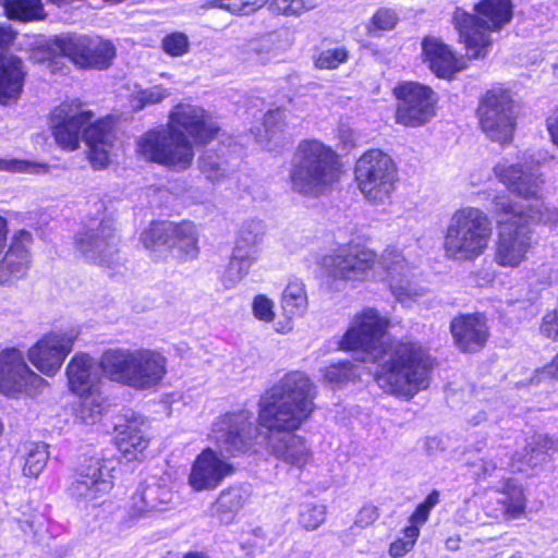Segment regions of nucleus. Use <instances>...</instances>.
Here are the masks:
<instances>
[{
  "label": "nucleus",
  "mask_w": 558,
  "mask_h": 558,
  "mask_svg": "<svg viewBox=\"0 0 558 558\" xmlns=\"http://www.w3.org/2000/svg\"><path fill=\"white\" fill-rule=\"evenodd\" d=\"M222 133L210 111L179 102L170 110L166 126L149 129L136 140L135 156L144 162L183 172L194 162V147H206Z\"/></svg>",
  "instance_id": "f257e3e1"
},
{
  "label": "nucleus",
  "mask_w": 558,
  "mask_h": 558,
  "mask_svg": "<svg viewBox=\"0 0 558 558\" xmlns=\"http://www.w3.org/2000/svg\"><path fill=\"white\" fill-rule=\"evenodd\" d=\"M315 393L310 386H271L259 400L258 422L267 429L264 440L283 463L303 469L313 457L305 438L294 434L313 413Z\"/></svg>",
  "instance_id": "f03ea898"
},
{
  "label": "nucleus",
  "mask_w": 558,
  "mask_h": 558,
  "mask_svg": "<svg viewBox=\"0 0 558 558\" xmlns=\"http://www.w3.org/2000/svg\"><path fill=\"white\" fill-rule=\"evenodd\" d=\"M51 136L64 151H75L84 141L87 158L96 170L109 166L118 141V118L107 114L95 119V112L81 102L62 101L48 114Z\"/></svg>",
  "instance_id": "7ed1b4c3"
},
{
  "label": "nucleus",
  "mask_w": 558,
  "mask_h": 558,
  "mask_svg": "<svg viewBox=\"0 0 558 558\" xmlns=\"http://www.w3.org/2000/svg\"><path fill=\"white\" fill-rule=\"evenodd\" d=\"M494 214L497 226L494 260L505 268H518L532 252L534 225H558V208L539 206H521L506 195L494 197Z\"/></svg>",
  "instance_id": "20e7f679"
},
{
  "label": "nucleus",
  "mask_w": 558,
  "mask_h": 558,
  "mask_svg": "<svg viewBox=\"0 0 558 558\" xmlns=\"http://www.w3.org/2000/svg\"><path fill=\"white\" fill-rule=\"evenodd\" d=\"M289 173L291 190L307 198L330 193L343 174V162L331 146L317 138L301 140Z\"/></svg>",
  "instance_id": "39448f33"
},
{
  "label": "nucleus",
  "mask_w": 558,
  "mask_h": 558,
  "mask_svg": "<svg viewBox=\"0 0 558 558\" xmlns=\"http://www.w3.org/2000/svg\"><path fill=\"white\" fill-rule=\"evenodd\" d=\"M513 17L512 0H480L473 13L457 9L452 24L469 60L485 59L494 44L490 33L500 32Z\"/></svg>",
  "instance_id": "423d86ee"
},
{
  "label": "nucleus",
  "mask_w": 558,
  "mask_h": 558,
  "mask_svg": "<svg viewBox=\"0 0 558 558\" xmlns=\"http://www.w3.org/2000/svg\"><path fill=\"white\" fill-rule=\"evenodd\" d=\"M493 233V220L484 209L462 206L452 213L442 232L444 256L452 262H475L488 250Z\"/></svg>",
  "instance_id": "0eeeda50"
},
{
  "label": "nucleus",
  "mask_w": 558,
  "mask_h": 558,
  "mask_svg": "<svg viewBox=\"0 0 558 558\" xmlns=\"http://www.w3.org/2000/svg\"><path fill=\"white\" fill-rule=\"evenodd\" d=\"M354 181L365 199L374 205L385 204L399 181L398 167L384 150L369 148L355 162Z\"/></svg>",
  "instance_id": "6e6552de"
},
{
  "label": "nucleus",
  "mask_w": 558,
  "mask_h": 558,
  "mask_svg": "<svg viewBox=\"0 0 558 558\" xmlns=\"http://www.w3.org/2000/svg\"><path fill=\"white\" fill-rule=\"evenodd\" d=\"M514 100L509 88L493 85L478 99L475 114L478 126L492 141L501 145L513 141L517 129Z\"/></svg>",
  "instance_id": "1a4fd4ad"
},
{
  "label": "nucleus",
  "mask_w": 558,
  "mask_h": 558,
  "mask_svg": "<svg viewBox=\"0 0 558 558\" xmlns=\"http://www.w3.org/2000/svg\"><path fill=\"white\" fill-rule=\"evenodd\" d=\"M48 46L81 70H106L117 56L114 45L99 36L68 33L54 36Z\"/></svg>",
  "instance_id": "9d476101"
},
{
  "label": "nucleus",
  "mask_w": 558,
  "mask_h": 558,
  "mask_svg": "<svg viewBox=\"0 0 558 558\" xmlns=\"http://www.w3.org/2000/svg\"><path fill=\"white\" fill-rule=\"evenodd\" d=\"M391 94L396 100L395 122L405 128H420L437 114L439 97L432 86L417 81L398 82Z\"/></svg>",
  "instance_id": "9b49d317"
},
{
  "label": "nucleus",
  "mask_w": 558,
  "mask_h": 558,
  "mask_svg": "<svg viewBox=\"0 0 558 558\" xmlns=\"http://www.w3.org/2000/svg\"><path fill=\"white\" fill-rule=\"evenodd\" d=\"M434 366L433 360L415 342H399L389 359L381 365L378 378H386L389 384H422L428 379Z\"/></svg>",
  "instance_id": "f8f14e48"
},
{
  "label": "nucleus",
  "mask_w": 558,
  "mask_h": 558,
  "mask_svg": "<svg viewBox=\"0 0 558 558\" xmlns=\"http://www.w3.org/2000/svg\"><path fill=\"white\" fill-rule=\"evenodd\" d=\"M116 465L113 459L90 458L80 466L77 477L68 488L69 496L84 507L97 505L113 487Z\"/></svg>",
  "instance_id": "ddd939ff"
},
{
  "label": "nucleus",
  "mask_w": 558,
  "mask_h": 558,
  "mask_svg": "<svg viewBox=\"0 0 558 558\" xmlns=\"http://www.w3.org/2000/svg\"><path fill=\"white\" fill-rule=\"evenodd\" d=\"M333 281H363L375 269L378 254L365 243L349 242L325 258Z\"/></svg>",
  "instance_id": "4468645a"
},
{
  "label": "nucleus",
  "mask_w": 558,
  "mask_h": 558,
  "mask_svg": "<svg viewBox=\"0 0 558 558\" xmlns=\"http://www.w3.org/2000/svg\"><path fill=\"white\" fill-rule=\"evenodd\" d=\"M389 322L372 307L356 313L340 340L338 348L345 352L361 351L373 354L387 332Z\"/></svg>",
  "instance_id": "2eb2a0df"
},
{
  "label": "nucleus",
  "mask_w": 558,
  "mask_h": 558,
  "mask_svg": "<svg viewBox=\"0 0 558 558\" xmlns=\"http://www.w3.org/2000/svg\"><path fill=\"white\" fill-rule=\"evenodd\" d=\"M211 438L221 452L231 456L250 450L257 438L253 414L248 411L225 414L214 423Z\"/></svg>",
  "instance_id": "dca6fc26"
},
{
  "label": "nucleus",
  "mask_w": 558,
  "mask_h": 558,
  "mask_svg": "<svg viewBox=\"0 0 558 558\" xmlns=\"http://www.w3.org/2000/svg\"><path fill=\"white\" fill-rule=\"evenodd\" d=\"M75 340L72 331L50 330L28 349L27 357L41 374L54 376L72 352Z\"/></svg>",
  "instance_id": "f3484780"
},
{
  "label": "nucleus",
  "mask_w": 558,
  "mask_h": 558,
  "mask_svg": "<svg viewBox=\"0 0 558 558\" xmlns=\"http://www.w3.org/2000/svg\"><path fill=\"white\" fill-rule=\"evenodd\" d=\"M449 330L457 350L466 354L481 352L490 338L488 318L483 312L457 314Z\"/></svg>",
  "instance_id": "a211bd4d"
},
{
  "label": "nucleus",
  "mask_w": 558,
  "mask_h": 558,
  "mask_svg": "<svg viewBox=\"0 0 558 558\" xmlns=\"http://www.w3.org/2000/svg\"><path fill=\"white\" fill-rule=\"evenodd\" d=\"M421 47L422 61L437 78L451 81L457 73L468 68L470 60L466 58V53L459 54L439 38L425 36Z\"/></svg>",
  "instance_id": "6ab92c4d"
},
{
  "label": "nucleus",
  "mask_w": 558,
  "mask_h": 558,
  "mask_svg": "<svg viewBox=\"0 0 558 558\" xmlns=\"http://www.w3.org/2000/svg\"><path fill=\"white\" fill-rule=\"evenodd\" d=\"M493 172L502 185L513 195L524 201H539L543 198L544 179L521 163L498 162Z\"/></svg>",
  "instance_id": "aec40b11"
},
{
  "label": "nucleus",
  "mask_w": 558,
  "mask_h": 558,
  "mask_svg": "<svg viewBox=\"0 0 558 558\" xmlns=\"http://www.w3.org/2000/svg\"><path fill=\"white\" fill-rule=\"evenodd\" d=\"M234 471L233 465L211 448L203 450L194 461L189 484L196 492L217 488Z\"/></svg>",
  "instance_id": "412c9836"
},
{
  "label": "nucleus",
  "mask_w": 558,
  "mask_h": 558,
  "mask_svg": "<svg viewBox=\"0 0 558 558\" xmlns=\"http://www.w3.org/2000/svg\"><path fill=\"white\" fill-rule=\"evenodd\" d=\"M33 235L25 229L17 230L11 238L8 250L0 259V284H8L24 277L29 268Z\"/></svg>",
  "instance_id": "4be33fe9"
},
{
  "label": "nucleus",
  "mask_w": 558,
  "mask_h": 558,
  "mask_svg": "<svg viewBox=\"0 0 558 558\" xmlns=\"http://www.w3.org/2000/svg\"><path fill=\"white\" fill-rule=\"evenodd\" d=\"M114 429L117 432L116 445L122 457L126 461L142 460L149 444L145 421L131 414L125 417L124 422L117 423Z\"/></svg>",
  "instance_id": "5701e85b"
},
{
  "label": "nucleus",
  "mask_w": 558,
  "mask_h": 558,
  "mask_svg": "<svg viewBox=\"0 0 558 558\" xmlns=\"http://www.w3.org/2000/svg\"><path fill=\"white\" fill-rule=\"evenodd\" d=\"M27 72L16 54L0 56V106L16 104L24 92Z\"/></svg>",
  "instance_id": "b1692460"
},
{
  "label": "nucleus",
  "mask_w": 558,
  "mask_h": 558,
  "mask_svg": "<svg viewBox=\"0 0 558 558\" xmlns=\"http://www.w3.org/2000/svg\"><path fill=\"white\" fill-rule=\"evenodd\" d=\"M556 452H558V438L534 434L526 439L524 448L513 456L512 466L523 472L545 463Z\"/></svg>",
  "instance_id": "393cba45"
},
{
  "label": "nucleus",
  "mask_w": 558,
  "mask_h": 558,
  "mask_svg": "<svg viewBox=\"0 0 558 558\" xmlns=\"http://www.w3.org/2000/svg\"><path fill=\"white\" fill-rule=\"evenodd\" d=\"M174 494L166 485L153 483L141 486L132 497L130 514L140 518L155 511H166L173 504Z\"/></svg>",
  "instance_id": "a878e982"
},
{
  "label": "nucleus",
  "mask_w": 558,
  "mask_h": 558,
  "mask_svg": "<svg viewBox=\"0 0 558 558\" xmlns=\"http://www.w3.org/2000/svg\"><path fill=\"white\" fill-rule=\"evenodd\" d=\"M0 384H47L33 372L23 353L13 347L0 351Z\"/></svg>",
  "instance_id": "bb28decb"
},
{
  "label": "nucleus",
  "mask_w": 558,
  "mask_h": 558,
  "mask_svg": "<svg viewBox=\"0 0 558 558\" xmlns=\"http://www.w3.org/2000/svg\"><path fill=\"white\" fill-rule=\"evenodd\" d=\"M172 226L168 256H172L180 264L196 259L199 255L196 225L190 220H181Z\"/></svg>",
  "instance_id": "cd10ccee"
},
{
  "label": "nucleus",
  "mask_w": 558,
  "mask_h": 558,
  "mask_svg": "<svg viewBox=\"0 0 558 558\" xmlns=\"http://www.w3.org/2000/svg\"><path fill=\"white\" fill-rule=\"evenodd\" d=\"M135 350L122 348L107 349L99 360V368L111 381L131 384L134 374Z\"/></svg>",
  "instance_id": "c85d7f7f"
},
{
  "label": "nucleus",
  "mask_w": 558,
  "mask_h": 558,
  "mask_svg": "<svg viewBox=\"0 0 558 558\" xmlns=\"http://www.w3.org/2000/svg\"><path fill=\"white\" fill-rule=\"evenodd\" d=\"M71 388L78 397L74 408L75 417L84 424H94L111 405L98 386H71Z\"/></svg>",
  "instance_id": "c756f323"
},
{
  "label": "nucleus",
  "mask_w": 558,
  "mask_h": 558,
  "mask_svg": "<svg viewBox=\"0 0 558 558\" xmlns=\"http://www.w3.org/2000/svg\"><path fill=\"white\" fill-rule=\"evenodd\" d=\"M167 373L166 357L154 350H135L133 379L141 384H158Z\"/></svg>",
  "instance_id": "7c9ffc66"
},
{
  "label": "nucleus",
  "mask_w": 558,
  "mask_h": 558,
  "mask_svg": "<svg viewBox=\"0 0 558 558\" xmlns=\"http://www.w3.org/2000/svg\"><path fill=\"white\" fill-rule=\"evenodd\" d=\"M524 509L523 490L517 486H508L506 492L499 493L495 500H489L485 506L487 517L495 520L515 519Z\"/></svg>",
  "instance_id": "2f4dec72"
},
{
  "label": "nucleus",
  "mask_w": 558,
  "mask_h": 558,
  "mask_svg": "<svg viewBox=\"0 0 558 558\" xmlns=\"http://www.w3.org/2000/svg\"><path fill=\"white\" fill-rule=\"evenodd\" d=\"M350 58L348 48L332 37H324L313 47V64L320 71H332L347 63Z\"/></svg>",
  "instance_id": "473e14b6"
},
{
  "label": "nucleus",
  "mask_w": 558,
  "mask_h": 558,
  "mask_svg": "<svg viewBox=\"0 0 558 558\" xmlns=\"http://www.w3.org/2000/svg\"><path fill=\"white\" fill-rule=\"evenodd\" d=\"M173 222L169 220H153L145 227L140 234V242L147 251L157 253L165 252L161 260L166 262L168 258V250L171 241V231Z\"/></svg>",
  "instance_id": "72a5a7b5"
},
{
  "label": "nucleus",
  "mask_w": 558,
  "mask_h": 558,
  "mask_svg": "<svg viewBox=\"0 0 558 558\" xmlns=\"http://www.w3.org/2000/svg\"><path fill=\"white\" fill-rule=\"evenodd\" d=\"M4 15L20 23L40 22L47 17L43 0H3Z\"/></svg>",
  "instance_id": "f704fd0d"
},
{
  "label": "nucleus",
  "mask_w": 558,
  "mask_h": 558,
  "mask_svg": "<svg viewBox=\"0 0 558 558\" xmlns=\"http://www.w3.org/2000/svg\"><path fill=\"white\" fill-rule=\"evenodd\" d=\"M245 500L244 490L240 487H229L222 490L211 505V515L222 523H230Z\"/></svg>",
  "instance_id": "c9c22d12"
},
{
  "label": "nucleus",
  "mask_w": 558,
  "mask_h": 558,
  "mask_svg": "<svg viewBox=\"0 0 558 558\" xmlns=\"http://www.w3.org/2000/svg\"><path fill=\"white\" fill-rule=\"evenodd\" d=\"M74 246L82 255L89 256V263L101 267H111L113 265L112 256L119 253L117 244L112 246L108 254L104 251L94 252L98 246V236L92 230L80 232L74 236Z\"/></svg>",
  "instance_id": "e433bc0d"
},
{
  "label": "nucleus",
  "mask_w": 558,
  "mask_h": 558,
  "mask_svg": "<svg viewBox=\"0 0 558 558\" xmlns=\"http://www.w3.org/2000/svg\"><path fill=\"white\" fill-rule=\"evenodd\" d=\"M281 307L289 319L303 316L307 310V294L302 280H290L282 292Z\"/></svg>",
  "instance_id": "4c0bfd02"
},
{
  "label": "nucleus",
  "mask_w": 558,
  "mask_h": 558,
  "mask_svg": "<svg viewBox=\"0 0 558 558\" xmlns=\"http://www.w3.org/2000/svg\"><path fill=\"white\" fill-rule=\"evenodd\" d=\"M22 453L24 459L23 474L29 477H37L48 462V445L41 441L26 442L23 445Z\"/></svg>",
  "instance_id": "58836bf2"
},
{
  "label": "nucleus",
  "mask_w": 558,
  "mask_h": 558,
  "mask_svg": "<svg viewBox=\"0 0 558 558\" xmlns=\"http://www.w3.org/2000/svg\"><path fill=\"white\" fill-rule=\"evenodd\" d=\"M94 364V360L87 353H75L66 364L68 384H89Z\"/></svg>",
  "instance_id": "ea45409f"
},
{
  "label": "nucleus",
  "mask_w": 558,
  "mask_h": 558,
  "mask_svg": "<svg viewBox=\"0 0 558 558\" xmlns=\"http://www.w3.org/2000/svg\"><path fill=\"white\" fill-rule=\"evenodd\" d=\"M399 23V15L391 8H378L369 19L366 31L368 35H375L379 32L392 31Z\"/></svg>",
  "instance_id": "a19ab883"
},
{
  "label": "nucleus",
  "mask_w": 558,
  "mask_h": 558,
  "mask_svg": "<svg viewBox=\"0 0 558 558\" xmlns=\"http://www.w3.org/2000/svg\"><path fill=\"white\" fill-rule=\"evenodd\" d=\"M326 506L304 504L300 508L299 523L307 531L318 529L326 520Z\"/></svg>",
  "instance_id": "79ce46f5"
},
{
  "label": "nucleus",
  "mask_w": 558,
  "mask_h": 558,
  "mask_svg": "<svg viewBox=\"0 0 558 558\" xmlns=\"http://www.w3.org/2000/svg\"><path fill=\"white\" fill-rule=\"evenodd\" d=\"M161 48L170 57H182L189 52V37L182 32L169 33L162 38Z\"/></svg>",
  "instance_id": "37998d69"
},
{
  "label": "nucleus",
  "mask_w": 558,
  "mask_h": 558,
  "mask_svg": "<svg viewBox=\"0 0 558 558\" xmlns=\"http://www.w3.org/2000/svg\"><path fill=\"white\" fill-rule=\"evenodd\" d=\"M403 534L404 536L402 538H398L390 544V557L401 558L411 551L420 535V529L418 526L410 525L404 529Z\"/></svg>",
  "instance_id": "c03bdc74"
},
{
  "label": "nucleus",
  "mask_w": 558,
  "mask_h": 558,
  "mask_svg": "<svg viewBox=\"0 0 558 558\" xmlns=\"http://www.w3.org/2000/svg\"><path fill=\"white\" fill-rule=\"evenodd\" d=\"M49 166L47 163L34 162L25 159H1L0 171L19 172V173H40L47 172Z\"/></svg>",
  "instance_id": "a18cd8bd"
},
{
  "label": "nucleus",
  "mask_w": 558,
  "mask_h": 558,
  "mask_svg": "<svg viewBox=\"0 0 558 558\" xmlns=\"http://www.w3.org/2000/svg\"><path fill=\"white\" fill-rule=\"evenodd\" d=\"M377 264L386 272L400 271L405 265V258L398 247L387 246L378 256Z\"/></svg>",
  "instance_id": "49530a36"
},
{
  "label": "nucleus",
  "mask_w": 558,
  "mask_h": 558,
  "mask_svg": "<svg viewBox=\"0 0 558 558\" xmlns=\"http://www.w3.org/2000/svg\"><path fill=\"white\" fill-rule=\"evenodd\" d=\"M326 379L329 384H347L353 380V364L349 361H341L327 367Z\"/></svg>",
  "instance_id": "de8ad7c7"
},
{
  "label": "nucleus",
  "mask_w": 558,
  "mask_h": 558,
  "mask_svg": "<svg viewBox=\"0 0 558 558\" xmlns=\"http://www.w3.org/2000/svg\"><path fill=\"white\" fill-rule=\"evenodd\" d=\"M275 9L284 15H300L315 7V0H274Z\"/></svg>",
  "instance_id": "09e8293b"
},
{
  "label": "nucleus",
  "mask_w": 558,
  "mask_h": 558,
  "mask_svg": "<svg viewBox=\"0 0 558 558\" xmlns=\"http://www.w3.org/2000/svg\"><path fill=\"white\" fill-rule=\"evenodd\" d=\"M255 245L254 236L252 239H247L244 236L238 238L235 242V246L233 253L230 257V264L236 263H246L247 267L256 259L250 252Z\"/></svg>",
  "instance_id": "8fccbe9b"
},
{
  "label": "nucleus",
  "mask_w": 558,
  "mask_h": 558,
  "mask_svg": "<svg viewBox=\"0 0 558 558\" xmlns=\"http://www.w3.org/2000/svg\"><path fill=\"white\" fill-rule=\"evenodd\" d=\"M252 310L258 320L270 323L275 318L274 302L265 294H257L253 299Z\"/></svg>",
  "instance_id": "3c124183"
},
{
  "label": "nucleus",
  "mask_w": 558,
  "mask_h": 558,
  "mask_svg": "<svg viewBox=\"0 0 558 558\" xmlns=\"http://www.w3.org/2000/svg\"><path fill=\"white\" fill-rule=\"evenodd\" d=\"M533 379L537 384L558 381V353L547 364L535 371Z\"/></svg>",
  "instance_id": "603ef678"
},
{
  "label": "nucleus",
  "mask_w": 558,
  "mask_h": 558,
  "mask_svg": "<svg viewBox=\"0 0 558 558\" xmlns=\"http://www.w3.org/2000/svg\"><path fill=\"white\" fill-rule=\"evenodd\" d=\"M466 463L474 469L473 473L480 481L492 476L493 473L498 469V463L493 457H485L478 461H468Z\"/></svg>",
  "instance_id": "864d4df0"
},
{
  "label": "nucleus",
  "mask_w": 558,
  "mask_h": 558,
  "mask_svg": "<svg viewBox=\"0 0 558 558\" xmlns=\"http://www.w3.org/2000/svg\"><path fill=\"white\" fill-rule=\"evenodd\" d=\"M378 518V508L374 505L367 504L363 506L356 513L354 525L361 529H365L372 525Z\"/></svg>",
  "instance_id": "5fc2aeb1"
},
{
  "label": "nucleus",
  "mask_w": 558,
  "mask_h": 558,
  "mask_svg": "<svg viewBox=\"0 0 558 558\" xmlns=\"http://www.w3.org/2000/svg\"><path fill=\"white\" fill-rule=\"evenodd\" d=\"M545 125L550 142L558 148V102L550 109L545 119Z\"/></svg>",
  "instance_id": "6e6d98bb"
},
{
  "label": "nucleus",
  "mask_w": 558,
  "mask_h": 558,
  "mask_svg": "<svg viewBox=\"0 0 558 558\" xmlns=\"http://www.w3.org/2000/svg\"><path fill=\"white\" fill-rule=\"evenodd\" d=\"M384 392L408 401L418 392V386H384Z\"/></svg>",
  "instance_id": "4d7b16f0"
},
{
  "label": "nucleus",
  "mask_w": 558,
  "mask_h": 558,
  "mask_svg": "<svg viewBox=\"0 0 558 558\" xmlns=\"http://www.w3.org/2000/svg\"><path fill=\"white\" fill-rule=\"evenodd\" d=\"M16 35L11 26L0 24V52L9 49L16 39Z\"/></svg>",
  "instance_id": "13d9d810"
},
{
  "label": "nucleus",
  "mask_w": 558,
  "mask_h": 558,
  "mask_svg": "<svg viewBox=\"0 0 558 558\" xmlns=\"http://www.w3.org/2000/svg\"><path fill=\"white\" fill-rule=\"evenodd\" d=\"M201 170L205 173L209 179H218L222 177L223 171L218 162L214 161H202Z\"/></svg>",
  "instance_id": "bf43d9fd"
},
{
  "label": "nucleus",
  "mask_w": 558,
  "mask_h": 558,
  "mask_svg": "<svg viewBox=\"0 0 558 558\" xmlns=\"http://www.w3.org/2000/svg\"><path fill=\"white\" fill-rule=\"evenodd\" d=\"M429 513L430 510L428 508L423 504L418 505L410 518L411 525L417 526V524H424L427 521Z\"/></svg>",
  "instance_id": "052dcab7"
},
{
  "label": "nucleus",
  "mask_w": 558,
  "mask_h": 558,
  "mask_svg": "<svg viewBox=\"0 0 558 558\" xmlns=\"http://www.w3.org/2000/svg\"><path fill=\"white\" fill-rule=\"evenodd\" d=\"M241 2L238 3H227L225 0H210L208 2V7L211 8H220L230 12L241 11L244 9V7L247 4V2H244L240 0Z\"/></svg>",
  "instance_id": "680f3d73"
},
{
  "label": "nucleus",
  "mask_w": 558,
  "mask_h": 558,
  "mask_svg": "<svg viewBox=\"0 0 558 558\" xmlns=\"http://www.w3.org/2000/svg\"><path fill=\"white\" fill-rule=\"evenodd\" d=\"M310 379L301 372H289L283 377V384H308Z\"/></svg>",
  "instance_id": "e2e57ef3"
},
{
  "label": "nucleus",
  "mask_w": 558,
  "mask_h": 558,
  "mask_svg": "<svg viewBox=\"0 0 558 558\" xmlns=\"http://www.w3.org/2000/svg\"><path fill=\"white\" fill-rule=\"evenodd\" d=\"M9 226L4 217L0 215V255L8 246Z\"/></svg>",
  "instance_id": "0e129e2a"
},
{
  "label": "nucleus",
  "mask_w": 558,
  "mask_h": 558,
  "mask_svg": "<svg viewBox=\"0 0 558 558\" xmlns=\"http://www.w3.org/2000/svg\"><path fill=\"white\" fill-rule=\"evenodd\" d=\"M426 508L432 510L434 507H436L439 504V492L433 490L422 502Z\"/></svg>",
  "instance_id": "69168bd1"
},
{
  "label": "nucleus",
  "mask_w": 558,
  "mask_h": 558,
  "mask_svg": "<svg viewBox=\"0 0 558 558\" xmlns=\"http://www.w3.org/2000/svg\"><path fill=\"white\" fill-rule=\"evenodd\" d=\"M461 538L459 535L450 536L446 539V547L449 550H458L460 547Z\"/></svg>",
  "instance_id": "338daca9"
},
{
  "label": "nucleus",
  "mask_w": 558,
  "mask_h": 558,
  "mask_svg": "<svg viewBox=\"0 0 558 558\" xmlns=\"http://www.w3.org/2000/svg\"><path fill=\"white\" fill-rule=\"evenodd\" d=\"M21 386H0V393L7 395L9 397H15L16 393L20 392Z\"/></svg>",
  "instance_id": "774afa93"
}]
</instances>
